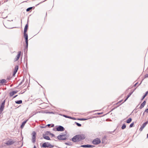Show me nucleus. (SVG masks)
<instances>
[{
	"label": "nucleus",
	"mask_w": 148,
	"mask_h": 148,
	"mask_svg": "<svg viewBox=\"0 0 148 148\" xmlns=\"http://www.w3.org/2000/svg\"><path fill=\"white\" fill-rule=\"evenodd\" d=\"M28 28V24H27L25 26L24 30V32H27Z\"/></svg>",
	"instance_id": "obj_21"
},
{
	"label": "nucleus",
	"mask_w": 148,
	"mask_h": 148,
	"mask_svg": "<svg viewBox=\"0 0 148 148\" xmlns=\"http://www.w3.org/2000/svg\"><path fill=\"white\" fill-rule=\"evenodd\" d=\"M32 7L29 8L27 9L26 11L27 12H28V11H29L30 10H32Z\"/></svg>",
	"instance_id": "obj_28"
},
{
	"label": "nucleus",
	"mask_w": 148,
	"mask_h": 148,
	"mask_svg": "<svg viewBox=\"0 0 148 148\" xmlns=\"http://www.w3.org/2000/svg\"><path fill=\"white\" fill-rule=\"evenodd\" d=\"M77 135L78 138H79V141L85 139L86 138L85 135L84 134H78Z\"/></svg>",
	"instance_id": "obj_6"
},
{
	"label": "nucleus",
	"mask_w": 148,
	"mask_h": 148,
	"mask_svg": "<svg viewBox=\"0 0 148 148\" xmlns=\"http://www.w3.org/2000/svg\"><path fill=\"white\" fill-rule=\"evenodd\" d=\"M146 96V95H144L143 96V97L141 99V100H143L144 98H145Z\"/></svg>",
	"instance_id": "obj_34"
},
{
	"label": "nucleus",
	"mask_w": 148,
	"mask_h": 148,
	"mask_svg": "<svg viewBox=\"0 0 148 148\" xmlns=\"http://www.w3.org/2000/svg\"><path fill=\"white\" fill-rule=\"evenodd\" d=\"M106 137L105 136L102 138V143L103 144L105 143L106 142Z\"/></svg>",
	"instance_id": "obj_14"
},
{
	"label": "nucleus",
	"mask_w": 148,
	"mask_h": 148,
	"mask_svg": "<svg viewBox=\"0 0 148 148\" xmlns=\"http://www.w3.org/2000/svg\"><path fill=\"white\" fill-rule=\"evenodd\" d=\"M58 131H63L65 130L64 128L61 125L58 126L56 128Z\"/></svg>",
	"instance_id": "obj_8"
},
{
	"label": "nucleus",
	"mask_w": 148,
	"mask_h": 148,
	"mask_svg": "<svg viewBox=\"0 0 148 148\" xmlns=\"http://www.w3.org/2000/svg\"><path fill=\"white\" fill-rule=\"evenodd\" d=\"M145 77H148V74H146L145 75Z\"/></svg>",
	"instance_id": "obj_38"
},
{
	"label": "nucleus",
	"mask_w": 148,
	"mask_h": 148,
	"mask_svg": "<svg viewBox=\"0 0 148 148\" xmlns=\"http://www.w3.org/2000/svg\"><path fill=\"white\" fill-rule=\"evenodd\" d=\"M15 142L13 140H8L7 142L6 143V144L8 145H12Z\"/></svg>",
	"instance_id": "obj_10"
},
{
	"label": "nucleus",
	"mask_w": 148,
	"mask_h": 148,
	"mask_svg": "<svg viewBox=\"0 0 148 148\" xmlns=\"http://www.w3.org/2000/svg\"><path fill=\"white\" fill-rule=\"evenodd\" d=\"M138 84V82H137L134 85V86H136V85Z\"/></svg>",
	"instance_id": "obj_39"
},
{
	"label": "nucleus",
	"mask_w": 148,
	"mask_h": 148,
	"mask_svg": "<svg viewBox=\"0 0 148 148\" xmlns=\"http://www.w3.org/2000/svg\"><path fill=\"white\" fill-rule=\"evenodd\" d=\"M134 125V122L131 123L130 124V127H133Z\"/></svg>",
	"instance_id": "obj_33"
},
{
	"label": "nucleus",
	"mask_w": 148,
	"mask_h": 148,
	"mask_svg": "<svg viewBox=\"0 0 148 148\" xmlns=\"http://www.w3.org/2000/svg\"><path fill=\"white\" fill-rule=\"evenodd\" d=\"M126 125L125 124H124L122 126L121 128L122 130H123L124 129H125L126 128Z\"/></svg>",
	"instance_id": "obj_27"
},
{
	"label": "nucleus",
	"mask_w": 148,
	"mask_h": 148,
	"mask_svg": "<svg viewBox=\"0 0 148 148\" xmlns=\"http://www.w3.org/2000/svg\"><path fill=\"white\" fill-rule=\"evenodd\" d=\"M145 126V125H144L143 124L142 126L140 127V128L139 129V130L140 131H142L143 129L144 128V127Z\"/></svg>",
	"instance_id": "obj_24"
},
{
	"label": "nucleus",
	"mask_w": 148,
	"mask_h": 148,
	"mask_svg": "<svg viewBox=\"0 0 148 148\" xmlns=\"http://www.w3.org/2000/svg\"><path fill=\"white\" fill-rule=\"evenodd\" d=\"M40 3H39V4H37V5H36V6H37V5H38Z\"/></svg>",
	"instance_id": "obj_50"
},
{
	"label": "nucleus",
	"mask_w": 148,
	"mask_h": 148,
	"mask_svg": "<svg viewBox=\"0 0 148 148\" xmlns=\"http://www.w3.org/2000/svg\"><path fill=\"white\" fill-rule=\"evenodd\" d=\"M101 141L100 139L98 138L94 139L92 141V143L94 145H97L101 143Z\"/></svg>",
	"instance_id": "obj_3"
},
{
	"label": "nucleus",
	"mask_w": 148,
	"mask_h": 148,
	"mask_svg": "<svg viewBox=\"0 0 148 148\" xmlns=\"http://www.w3.org/2000/svg\"><path fill=\"white\" fill-rule=\"evenodd\" d=\"M17 95H16L14 97H13V98H15L17 96Z\"/></svg>",
	"instance_id": "obj_43"
},
{
	"label": "nucleus",
	"mask_w": 148,
	"mask_h": 148,
	"mask_svg": "<svg viewBox=\"0 0 148 148\" xmlns=\"http://www.w3.org/2000/svg\"><path fill=\"white\" fill-rule=\"evenodd\" d=\"M148 123V121H147L145 123H143V124L145 125V126Z\"/></svg>",
	"instance_id": "obj_35"
},
{
	"label": "nucleus",
	"mask_w": 148,
	"mask_h": 148,
	"mask_svg": "<svg viewBox=\"0 0 148 148\" xmlns=\"http://www.w3.org/2000/svg\"><path fill=\"white\" fill-rule=\"evenodd\" d=\"M109 132L110 134H112V132Z\"/></svg>",
	"instance_id": "obj_44"
},
{
	"label": "nucleus",
	"mask_w": 148,
	"mask_h": 148,
	"mask_svg": "<svg viewBox=\"0 0 148 148\" xmlns=\"http://www.w3.org/2000/svg\"><path fill=\"white\" fill-rule=\"evenodd\" d=\"M147 138H148V134L147 135Z\"/></svg>",
	"instance_id": "obj_48"
},
{
	"label": "nucleus",
	"mask_w": 148,
	"mask_h": 148,
	"mask_svg": "<svg viewBox=\"0 0 148 148\" xmlns=\"http://www.w3.org/2000/svg\"><path fill=\"white\" fill-rule=\"evenodd\" d=\"M63 116L66 118H69V119H72V117H71V116H67V115H63Z\"/></svg>",
	"instance_id": "obj_29"
},
{
	"label": "nucleus",
	"mask_w": 148,
	"mask_h": 148,
	"mask_svg": "<svg viewBox=\"0 0 148 148\" xmlns=\"http://www.w3.org/2000/svg\"><path fill=\"white\" fill-rule=\"evenodd\" d=\"M146 103V101H144L141 104L140 107H139V108L140 109H141L143 108L145 106V105Z\"/></svg>",
	"instance_id": "obj_12"
},
{
	"label": "nucleus",
	"mask_w": 148,
	"mask_h": 148,
	"mask_svg": "<svg viewBox=\"0 0 148 148\" xmlns=\"http://www.w3.org/2000/svg\"><path fill=\"white\" fill-rule=\"evenodd\" d=\"M22 102V101L21 100H19L17 101H15V103L17 104H21Z\"/></svg>",
	"instance_id": "obj_23"
},
{
	"label": "nucleus",
	"mask_w": 148,
	"mask_h": 148,
	"mask_svg": "<svg viewBox=\"0 0 148 148\" xmlns=\"http://www.w3.org/2000/svg\"><path fill=\"white\" fill-rule=\"evenodd\" d=\"M27 32H24V37L25 39H28V36L27 34L26 33Z\"/></svg>",
	"instance_id": "obj_18"
},
{
	"label": "nucleus",
	"mask_w": 148,
	"mask_h": 148,
	"mask_svg": "<svg viewBox=\"0 0 148 148\" xmlns=\"http://www.w3.org/2000/svg\"><path fill=\"white\" fill-rule=\"evenodd\" d=\"M43 138L47 140H50V138L49 137L46 135V134H43Z\"/></svg>",
	"instance_id": "obj_13"
},
{
	"label": "nucleus",
	"mask_w": 148,
	"mask_h": 148,
	"mask_svg": "<svg viewBox=\"0 0 148 148\" xmlns=\"http://www.w3.org/2000/svg\"><path fill=\"white\" fill-rule=\"evenodd\" d=\"M132 121V119L131 118H129L126 121V123H130Z\"/></svg>",
	"instance_id": "obj_25"
},
{
	"label": "nucleus",
	"mask_w": 148,
	"mask_h": 148,
	"mask_svg": "<svg viewBox=\"0 0 148 148\" xmlns=\"http://www.w3.org/2000/svg\"><path fill=\"white\" fill-rule=\"evenodd\" d=\"M51 124H49L47 125V126L48 127H49L50 126Z\"/></svg>",
	"instance_id": "obj_42"
},
{
	"label": "nucleus",
	"mask_w": 148,
	"mask_h": 148,
	"mask_svg": "<svg viewBox=\"0 0 148 148\" xmlns=\"http://www.w3.org/2000/svg\"><path fill=\"white\" fill-rule=\"evenodd\" d=\"M18 92L17 91H13L12 92L10 93V97L14 95L16 93Z\"/></svg>",
	"instance_id": "obj_15"
},
{
	"label": "nucleus",
	"mask_w": 148,
	"mask_h": 148,
	"mask_svg": "<svg viewBox=\"0 0 148 148\" xmlns=\"http://www.w3.org/2000/svg\"><path fill=\"white\" fill-rule=\"evenodd\" d=\"M133 92V91L132 92H130V93H129V94H128V95H127V98L125 99V100H124V101L123 102H125V101H126V100L128 99V98L131 95L132 93Z\"/></svg>",
	"instance_id": "obj_19"
},
{
	"label": "nucleus",
	"mask_w": 148,
	"mask_h": 148,
	"mask_svg": "<svg viewBox=\"0 0 148 148\" xmlns=\"http://www.w3.org/2000/svg\"><path fill=\"white\" fill-rule=\"evenodd\" d=\"M145 112H147V113H148V108L146 109L145 110Z\"/></svg>",
	"instance_id": "obj_36"
},
{
	"label": "nucleus",
	"mask_w": 148,
	"mask_h": 148,
	"mask_svg": "<svg viewBox=\"0 0 148 148\" xmlns=\"http://www.w3.org/2000/svg\"><path fill=\"white\" fill-rule=\"evenodd\" d=\"M53 126H54V125H53L51 126V127H53Z\"/></svg>",
	"instance_id": "obj_52"
},
{
	"label": "nucleus",
	"mask_w": 148,
	"mask_h": 148,
	"mask_svg": "<svg viewBox=\"0 0 148 148\" xmlns=\"http://www.w3.org/2000/svg\"><path fill=\"white\" fill-rule=\"evenodd\" d=\"M65 144H66V145H67L71 146V145H72V144H71V143H65Z\"/></svg>",
	"instance_id": "obj_31"
},
{
	"label": "nucleus",
	"mask_w": 148,
	"mask_h": 148,
	"mask_svg": "<svg viewBox=\"0 0 148 148\" xmlns=\"http://www.w3.org/2000/svg\"><path fill=\"white\" fill-rule=\"evenodd\" d=\"M54 145L51 144L49 142H45L43 143L41 147H47L48 148H51L53 147Z\"/></svg>",
	"instance_id": "obj_2"
},
{
	"label": "nucleus",
	"mask_w": 148,
	"mask_h": 148,
	"mask_svg": "<svg viewBox=\"0 0 148 148\" xmlns=\"http://www.w3.org/2000/svg\"><path fill=\"white\" fill-rule=\"evenodd\" d=\"M25 43L26 44V47H25L27 50L28 46V39H25Z\"/></svg>",
	"instance_id": "obj_22"
},
{
	"label": "nucleus",
	"mask_w": 148,
	"mask_h": 148,
	"mask_svg": "<svg viewBox=\"0 0 148 148\" xmlns=\"http://www.w3.org/2000/svg\"><path fill=\"white\" fill-rule=\"evenodd\" d=\"M75 123L76 124V125L78 127H81V124L77 123L76 122H75Z\"/></svg>",
	"instance_id": "obj_30"
},
{
	"label": "nucleus",
	"mask_w": 148,
	"mask_h": 148,
	"mask_svg": "<svg viewBox=\"0 0 148 148\" xmlns=\"http://www.w3.org/2000/svg\"><path fill=\"white\" fill-rule=\"evenodd\" d=\"M1 86V85L0 84V87Z\"/></svg>",
	"instance_id": "obj_53"
},
{
	"label": "nucleus",
	"mask_w": 148,
	"mask_h": 148,
	"mask_svg": "<svg viewBox=\"0 0 148 148\" xmlns=\"http://www.w3.org/2000/svg\"><path fill=\"white\" fill-rule=\"evenodd\" d=\"M7 81L5 79H2L0 80V83L1 84L3 83H7Z\"/></svg>",
	"instance_id": "obj_17"
},
{
	"label": "nucleus",
	"mask_w": 148,
	"mask_h": 148,
	"mask_svg": "<svg viewBox=\"0 0 148 148\" xmlns=\"http://www.w3.org/2000/svg\"><path fill=\"white\" fill-rule=\"evenodd\" d=\"M115 108H113V109H112V110H114Z\"/></svg>",
	"instance_id": "obj_49"
},
{
	"label": "nucleus",
	"mask_w": 148,
	"mask_h": 148,
	"mask_svg": "<svg viewBox=\"0 0 148 148\" xmlns=\"http://www.w3.org/2000/svg\"><path fill=\"white\" fill-rule=\"evenodd\" d=\"M122 101V100H121V101H119L118 103H121V102Z\"/></svg>",
	"instance_id": "obj_40"
},
{
	"label": "nucleus",
	"mask_w": 148,
	"mask_h": 148,
	"mask_svg": "<svg viewBox=\"0 0 148 148\" xmlns=\"http://www.w3.org/2000/svg\"><path fill=\"white\" fill-rule=\"evenodd\" d=\"M87 119L85 118H81L79 119L78 120L80 121H85L87 120Z\"/></svg>",
	"instance_id": "obj_32"
},
{
	"label": "nucleus",
	"mask_w": 148,
	"mask_h": 148,
	"mask_svg": "<svg viewBox=\"0 0 148 148\" xmlns=\"http://www.w3.org/2000/svg\"><path fill=\"white\" fill-rule=\"evenodd\" d=\"M47 133H49L50 134V135H51V136L52 137H54L55 136V135H54L53 134L51 133H50L49 132V131L46 132V134H47Z\"/></svg>",
	"instance_id": "obj_26"
},
{
	"label": "nucleus",
	"mask_w": 148,
	"mask_h": 148,
	"mask_svg": "<svg viewBox=\"0 0 148 148\" xmlns=\"http://www.w3.org/2000/svg\"><path fill=\"white\" fill-rule=\"evenodd\" d=\"M23 81H22L21 82H20V84H19V85H21V84H22V82H23Z\"/></svg>",
	"instance_id": "obj_41"
},
{
	"label": "nucleus",
	"mask_w": 148,
	"mask_h": 148,
	"mask_svg": "<svg viewBox=\"0 0 148 148\" xmlns=\"http://www.w3.org/2000/svg\"><path fill=\"white\" fill-rule=\"evenodd\" d=\"M67 132L66 131L65 133H62L61 135L58 136L57 138L59 140H66L68 137V136H67Z\"/></svg>",
	"instance_id": "obj_1"
},
{
	"label": "nucleus",
	"mask_w": 148,
	"mask_h": 148,
	"mask_svg": "<svg viewBox=\"0 0 148 148\" xmlns=\"http://www.w3.org/2000/svg\"><path fill=\"white\" fill-rule=\"evenodd\" d=\"M21 51H19L18 52V54L16 56V60H18L20 56L21 55Z\"/></svg>",
	"instance_id": "obj_20"
},
{
	"label": "nucleus",
	"mask_w": 148,
	"mask_h": 148,
	"mask_svg": "<svg viewBox=\"0 0 148 148\" xmlns=\"http://www.w3.org/2000/svg\"><path fill=\"white\" fill-rule=\"evenodd\" d=\"M141 84V82L140 83V84H139L138 86H139V85H140V84Z\"/></svg>",
	"instance_id": "obj_51"
},
{
	"label": "nucleus",
	"mask_w": 148,
	"mask_h": 148,
	"mask_svg": "<svg viewBox=\"0 0 148 148\" xmlns=\"http://www.w3.org/2000/svg\"><path fill=\"white\" fill-rule=\"evenodd\" d=\"M34 148H36L35 145H34Z\"/></svg>",
	"instance_id": "obj_47"
},
{
	"label": "nucleus",
	"mask_w": 148,
	"mask_h": 148,
	"mask_svg": "<svg viewBox=\"0 0 148 148\" xmlns=\"http://www.w3.org/2000/svg\"><path fill=\"white\" fill-rule=\"evenodd\" d=\"M5 102V100H4L2 102L1 105L0 107V113H1L3 111Z\"/></svg>",
	"instance_id": "obj_5"
},
{
	"label": "nucleus",
	"mask_w": 148,
	"mask_h": 148,
	"mask_svg": "<svg viewBox=\"0 0 148 148\" xmlns=\"http://www.w3.org/2000/svg\"><path fill=\"white\" fill-rule=\"evenodd\" d=\"M28 121V120H27L25 121H24L22 123V125L21 126V128H23L24 127L25 124L26 123L27 121Z\"/></svg>",
	"instance_id": "obj_16"
},
{
	"label": "nucleus",
	"mask_w": 148,
	"mask_h": 148,
	"mask_svg": "<svg viewBox=\"0 0 148 148\" xmlns=\"http://www.w3.org/2000/svg\"><path fill=\"white\" fill-rule=\"evenodd\" d=\"M18 66L16 65V66H15L14 69V70L13 73V76H14L15 75V74H16V72L18 71Z\"/></svg>",
	"instance_id": "obj_11"
},
{
	"label": "nucleus",
	"mask_w": 148,
	"mask_h": 148,
	"mask_svg": "<svg viewBox=\"0 0 148 148\" xmlns=\"http://www.w3.org/2000/svg\"><path fill=\"white\" fill-rule=\"evenodd\" d=\"M95 146L93 145H81L80 146V147H93Z\"/></svg>",
	"instance_id": "obj_9"
},
{
	"label": "nucleus",
	"mask_w": 148,
	"mask_h": 148,
	"mask_svg": "<svg viewBox=\"0 0 148 148\" xmlns=\"http://www.w3.org/2000/svg\"><path fill=\"white\" fill-rule=\"evenodd\" d=\"M71 119H73V120H75V118H73V117H72V118Z\"/></svg>",
	"instance_id": "obj_45"
},
{
	"label": "nucleus",
	"mask_w": 148,
	"mask_h": 148,
	"mask_svg": "<svg viewBox=\"0 0 148 148\" xmlns=\"http://www.w3.org/2000/svg\"><path fill=\"white\" fill-rule=\"evenodd\" d=\"M148 94V91H147L145 94L147 96V95Z\"/></svg>",
	"instance_id": "obj_37"
},
{
	"label": "nucleus",
	"mask_w": 148,
	"mask_h": 148,
	"mask_svg": "<svg viewBox=\"0 0 148 148\" xmlns=\"http://www.w3.org/2000/svg\"><path fill=\"white\" fill-rule=\"evenodd\" d=\"M102 114V113H97V114Z\"/></svg>",
	"instance_id": "obj_46"
},
{
	"label": "nucleus",
	"mask_w": 148,
	"mask_h": 148,
	"mask_svg": "<svg viewBox=\"0 0 148 148\" xmlns=\"http://www.w3.org/2000/svg\"><path fill=\"white\" fill-rule=\"evenodd\" d=\"M72 140L74 143L79 142V138L77 136V135H76L74 136L72 138Z\"/></svg>",
	"instance_id": "obj_4"
},
{
	"label": "nucleus",
	"mask_w": 148,
	"mask_h": 148,
	"mask_svg": "<svg viewBox=\"0 0 148 148\" xmlns=\"http://www.w3.org/2000/svg\"><path fill=\"white\" fill-rule=\"evenodd\" d=\"M36 133L34 131L32 133V142L33 143L35 142L36 140Z\"/></svg>",
	"instance_id": "obj_7"
}]
</instances>
